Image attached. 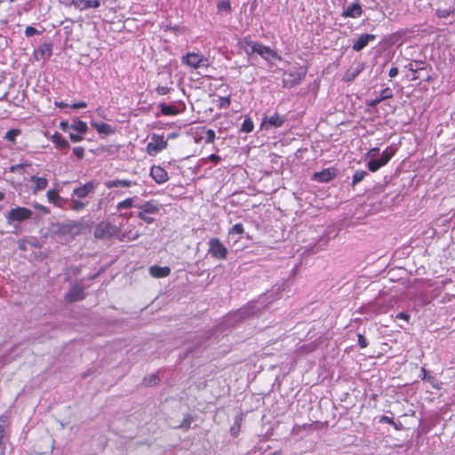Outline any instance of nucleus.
Listing matches in <instances>:
<instances>
[{
  "label": "nucleus",
  "mask_w": 455,
  "mask_h": 455,
  "mask_svg": "<svg viewBox=\"0 0 455 455\" xmlns=\"http://www.w3.org/2000/svg\"><path fill=\"white\" fill-rule=\"evenodd\" d=\"M4 198V193L0 192V201H2Z\"/></svg>",
  "instance_id": "obj_61"
},
{
  "label": "nucleus",
  "mask_w": 455,
  "mask_h": 455,
  "mask_svg": "<svg viewBox=\"0 0 455 455\" xmlns=\"http://www.w3.org/2000/svg\"><path fill=\"white\" fill-rule=\"evenodd\" d=\"M396 318L403 319L404 321H409L410 316L406 313L400 312L396 315Z\"/></svg>",
  "instance_id": "obj_50"
},
{
  "label": "nucleus",
  "mask_w": 455,
  "mask_h": 455,
  "mask_svg": "<svg viewBox=\"0 0 455 455\" xmlns=\"http://www.w3.org/2000/svg\"><path fill=\"white\" fill-rule=\"evenodd\" d=\"M260 44H261L259 43L250 41L247 40L246 38H243L241 41H239L240 48L243 50L247 55H251L253 53L258 54V51L259 49L258 46H260Z\"/></svg>",
  "instance_id": "obj_17"
},
{
  "label": "nucleus",
  "mask_w": 455,
  "mask_h": 455,
  "mask_svg": "<svg viewBox=\"0 0 455 455\" xmlns=\"http://www.w3.org/2000/svg\"><path fill=\"white\" fill-rule=\"evenodd\" d=\"M97 186L98 182L92 180L89 181L84 185L76 188L73 190V196H76L77 198H84L90 194L94 193Z\"/></svg>",
  "instance_id": "obj_7"
},
{
  "label": "nucleus",
  "mask_w": 455,
  "mask_h": 455,
  "mask_svg": "<svg viewBox=\"0 0 455 455\" xmlns=\"http://www.w3.org/2000/svg\"><path fill=\"white\" fill-rule=\"evenodd\" d=\"M150 176L158 184H163L168 180L167 172L158 165H154L150 169Z\"/></svg>",
  "instance_id": "obj_13"
},
{
  "label": "nucleus",
  "mask_w": 455,
  "mask_h": 455,
  "mask_svg": "<svg viewBox=\"0 0 455 455\" xmlns=\"http://www.w3.org/2000/svg\"><path fill=\"white\" fill-rule=\"evenodd\" d=\"M367 175H368V173L366 171H363V170L355 171L353 175L352 185L355 186V184L361 182Z\"/></svg>",
  "instance_id": "obj_30"
},
{
  "label": "nucleus",
  "mask_w": 455,
  "mask_h": 455,
  "mask_svg": "<svg viewBox=\"0 0 455 455\" xmlns=\"http://www.w3.org/2000/svg\"><path fill=\"white\" fill-rule=\"evenodd\" d=\"M55 105L60 108H67L68 107V104L63 102V101H56L55 102Z\"/></svg>",
  "instance_id": "obj_53"
},
{
  "label": "nucleus",
  "mask_w": 455,
  "mask_h": 455,
  "mask_svg": "<svg viewBox=\"0 0 455 455\" xmlns=\"http://www.w3.org/2000/svg\"><path fill=\"white\" fill-rule=\"evenodd\" d=\"M158 380H159V379L156 375H152L144 379L146 385H148V386L156 385Z\"/></svg>",
  "instance_id": "obj_43"
},
{
  "label": "nucleus",
  "mask_w": 455,
  "mask_h": 455,
  "mask_svg": "<svg viewBox=\"0 0 455 455\" xmlns=\"http://www.w3.org/2000/svg\"><path fill=\"white\" fill-rule=\"evenodd\" d=\"M94 237L97 239H110L114 236L118 237L120 240L133 241L140 237L138 231L132 232L131 230H125L123 233L121 228L108 220H102L98 223L93 232Z\"/></svg>",
  "instance_id": "obj_1"
},
{
  "label": "nucleus",
  "mask_w": 455,
  "mask_h": 455,
  "mask_svg": "<svg viewBox=\"0 0 455 455\" xmlns=\"http://www.w3.org/2000/svg\"><path fill=\"white\" fill-rule=\"evenodd\" d=\"M70 5L79 11H84L90 8H98L100 3L99 0H72Z\"/></svg>",
  "instance_id": "obj_14"
},
{
  "label": "nucleus",
  "mask_w": 455,
  "mask_h": 455,
  "mask_svg": "<svg viewBox=\"0 0 455 455\" xmlns=\"http://www.w3.org/2000/svg\"><path fill=\"white\" fill-rule=\"evenodd\" d=\"M285 118L283 116H281L275 113L271 116H264L261 123V127L266 129L272 127L278 128L283 124Z\"/></svg>",
  "instance_id": "obj_8"
},
{
  "label": "nucleus",
  "mask_w": 455,
  "mask_h": 455,
  "mask_svg": "<svg viewBox=\"0 0 455 455\" xmlns=\"http://www.w3.org/2000/svg\"><path fill=\"white\" fill-rule=\"evenodd\" d=\"M33 212L30 209L26 207H15L10 210L7 214L8 223L14 221L21 222L31 218Z\"/></svg>",
  "instance_id": "obj_5"
},
{
  "label": "nucleus",
  "mask_w": 455,
  "mask_h": 455,
  "mask_svg": "<svg viewBox=\"0 0 455 455\" xmlns=\"http://www.w3.org/2000/svg\"><path fill=\"white\" fill-rule=\"evenodd\" d=\"M88 203L80 201L78 199H71L69 207L73 211L79 212L87 206Z\"/></svg>",
  "instance_id": "obj_29"
},
{
  "label": "nucleus",
  "mask_w": 455,
  "mask_h": 455,
  "mask_svg": "<svg viewBox=\"0 0 455 455\" xmlns=\"http://www.w3.org/2000/svg\"><path fill=\"white\" fill-rule=\"evenodd\" d=\"M161 112L164 116H176L179 111L175 106L161 104L160 105Z\"/></svg>",
  "instance_id": "obj_28"
},
{
  "label": "nucleus",
  "mask_w": 455,
  "mask_h": 455,
  "mask_svg": "<svg viewBox=\"0 0 455 455\" xmlns=\"http://www.w3.org/2000/svg\"><path fill=\"white\" fill-rule=\"evenodd\" d=\"M224 103H226V105H227V106H228V105L230 104V100H229V98H226V99L224 100Z\"/></svg>",
  "instance_id": "obj_59"
},
{
  "label": "nucleus",
  "mask_w": 455,
  "mask_h": 455,
  "mask_svg": "<svg viewBox=\"0 0 455 455\" xmlns=\"http://www.w3.org/2000/svg\"><path fill=\"white\" fill-rule=\"evenodd\" d=\"M39 32L37 31V29L32 26H28L26 28H25V35L26 36L29 37V36H32L36 34H38Z\"/></svg>",
  "instance_id": "obj_44"
},
{
  "label": "nucleus",
  "mask_w": 455,
  "mask_h": 455,
  "mask_svg": "<svg viewBox=\"0 0 455 455\" xmlns=\"http://www.w3.org/2000/svg\"><path fill=\"white\" fill-rule=\"evenodd\" d=\"M392 426H394V427L396 429V430H402L403 429V424L401 422H395L394 421V424H392Z\"/></svg>",
  "instance_id": "obj_55"
},
{
  "label": "nucleus",
  "mask_w": 455,
  "mask_h": 455,
  "mask_svg": "<svg viewBox=\"0 0 455 455\" xmlns=\"http://www.w3.org/2000/svg\"><path fill=\"white\" fill-rule=\"evenodd\" d=\"M364 64L362 62H355L345 72L343 80L351 82L363 70Z\"/></svg>",
  "instance_id": "obj_12"
},
{
  "label": "nucleus",
  "mask_w": 455,
  "mask_h": 455,
  "mask_svg": "<svg viewBox=\"0 0 455 455\" xmlns=\"http://www.w3.org/2000/svg\"><path fill=\"white\" fill-rule=\"evenodd\" d=\"M84 297V287L78 283L74 284L65 298L68 302H74L83 299Z\"/></svg>",
  "instance_id": "obj_11"
},
{
  "label": "nucleus",
  "mask_w": 455,
  "mask_h": 455,
  "mask_svg": "<svg viewBox=\"0 0 455 455\" xmlns=\"http://www.w3.org/2000/svg\"><path fill=\"white\" fill-rule=\"evenodd\" d=\"M91 125L100 135L108 136L115 132V129L107 123L92 121Z\"/></svg>",
  "instance_id": "obj_18"
},
{
  "label": "nucleus",
  "mask_w": 455,
  "mask_h": 455,
  "mask_svg": "<svg viewBox=\"0 0 455 455\" xmlns=\"http://www.w3.org/2000/svg\"><path fill=\"white\" fill-rule=\"evenodd\" d=\"M335 176V172L331 169H325L322 172H315L313 176V180L320 182H328Z\"/></svg>",
  "instance_id": "obj_22"
},
{
  "label": "nucleus",
  "mask_w": 455,
  "mask_h": 455,
  "mask_svg": "<svg viewBox=\"0 0 455 455\" xmlns=\"http://www.w3.org/2000/svg\"><path fill=\"white\" fill-rule=\"evenodd\" d=\"M181 63L192 69L208 68L209 59L199 52H189L181 57Z\"/></svg>",
  "instance_id": "obj_3"
},
{
  "label": "nucleus",
  "mask_w": 455,
  "mask_h": 455,
  "mask_svg": "<svg viewBox=\"0 0 455 455\" xmlns=\"http://www.w3.org/2000/svg\"><path fill=\"white\" fill-rule=\"evenodd\" d=\"M132 212L122 214V216L124 217V218H130V217H132Z\"/></svg>",
  "instance_id": "obj_58"
},
{
  "label": "nucleus",
  "mask_w": 455,
  "mask_h": 455,
  "mask_svg": "<svg viewBox=\"0 0 455 455\" xmlns=\"http://www.w3.org/2000/svg\"><path fill=\"white\" fill-rule=\"evenodd\" d=\"M362 7L358 3L349 4L343 12V17L358 18L362 15Z\"/></svg>",
  "instance_id": "obj_21"
},
{
  "label": "nucleus",
  "mask_w": 455,
  "mask_h": 455,
  "mask_svg": "<svg viewBox=\"0 0 455 455\" xmlns=\"http://www.w3.org/2000/svg\"><path fill=\"white\" fill-rule=\"evenodd\" d=\"M217 8L219 12H229L231 11L230 2L227 0L220 1L217 4Z\"/></svg>",
  "instance_id": "obj_34"
},
{
  "label": "nucleus",
  "mask_w": 455,
  "mask_h": 455,
  "mask_svg": "<svg viewBox=\"0 0 455 455\" xmlns=\"http://www.w3.org/2000/svg\"><path fill=\"white\" fill-rule=\"evenodd\" d=\"M51 140L52 143L56 145L57 148L60 149H68L69 148V143L68 140H66L62 135L59 132H54L52 137Z\"/></svg>",
  "instance_id": "obj_24"
},
{
  "label": "nucleus",
  "mask_w": 455,
  "mask_h": 455,
  "mask_svg": "<svg viewBox=\"0 0 455 455\" xmlns=\"http://www.w3.org/2000/svg\"><path fill=\"white\" fill-rule=\"evenodd\" d=\"M215 140V132L213 130H207L205 132V141L207 143H212Z\"/></svg>",
  "instance_id": "obj_40"
},
{
  "label": "nucleus",
  "mask_w": 455,
  "mask_h": 455,
  "mask_svg": "<svg viewBox=\"0 0 455 455\" xmlns=\"http://www.w3.org/2000/svg\"><path fill=\"white\" fill-rule=\"evenodd\" d=\"M134 199L132 197L126 198L116 204L117 210H124L132 207L134 204Z\"/></svg>",
  "instance_id": "obj_31"
},
{
  "label": "nucleus",
  "mask_w": 455,
  "mask_h": 455,
  "mask_svg": "<svg viewBox=\"0 0 455 455\" xmlns=\"http://www.w3.org/2000/svg\"><path fill=\"white\" fill-rule=\"evenodd\" d=\"M208 252L215 259H225L228 255L227 247L220 241L219 238H211L209 240Z\"/></svg>",
  "instance_id": "obj_4"
},
{
  "label": "nucleus",
  "mask_w": 455,
  "mask_h": 455,
  "mask_svg": "<svg viewBox=\"0 0 455 455\" xmlns=\"http://www.w3.org/2000/svg\"><path fill=\"white\" fill-rule=\"evenodd\" d=\"M36 207L37 209H39V210H41V211H43V212H46V213H48V212H49L48 209H47L45 206H44V205H36Z\"/></svg>",
  "instance_id": "obj_56"
},
{
  "label": "nucleus",
  "mask_w": 455,
  "mask_h": 455,
  "mask_svg": "<svg viewBox=\"0 0 455 455\" xmlns=\"http://www.w3.org/2000/svg\"><path fill=\"white\" fill-rule=\"evenodd\" d=\"M87 106V104L84 101H80L77 103H74L71 107L73 108H84Z\"/></svg>",
  "instance_id": "obj_49"
},
{
  "label": "nucleus",
  "mask_w": 455,
  "mask_h": 455,
  "mask_svg": "<svg viewBox=\"0 0 455 455\" xmlns=\"http://www.w3.org/2000/svg\"><path fill=\"white\" fill-rule=\"evenodd\" d=\"M393 97L392 91L390 88H385L380 92V95L379 98H376L372 102L371 106H376L379 102H381L384 100L391 99Z\"/></svg>",
  "instance_id": "obj_25"
},
{
  "label": "nucleus",
  "mask_w": 455,
  "mask_h": 455,
  "mask_svg": "<svg viewBox=\"0 0 455 455\" xmlns=\"http://www.w3.org/2000/svg\"><path fill=\"white\" fill-rule=\"evenodd\" d=\"M259 49L258 51V54L261 56L265 60L269 63H274L275 60H281V57L270 47L266 46L264 44H260L258 46Z\"/></svg>",
  "instance_id": "obj_10"
},
{
  "label": "nucleus",
  "mask_w": 455,
  "mask_h": 455,
  "mask_svg": "<svg viewBox=\"0 0 455 455\" xmlns=\"http://www.w3.org/2000/svg\"><path fill=\"white\" fill-rule=\"evenodd\" d=\"M421 371L423 372V379H426V374H427V371H426L425 368H422Z\"/></svg>",
  "instance_id": "obj_60"
},
{
  "label": "nucleus",
  "mask_w": 455,
  "mask_h": 455,
  "mask_svg": "<svg viewBox=\"0 0 455 455\" xmlns=\"http://www.w3.org/2000/svg\"><path fill=\"white\" fill-rule=\"evenodd\" d=\"M244 232L243 226L241 223L235 224L229 230V234L243 235Z\"/></svg>",
  "instance_id": "obj_37"
},
{
  "label": "nucleus",
  "mask_w": 455,
  "mask_h": 455,
  "mask_svg": "<svg viewBox=\"0 0 455 455\" xmlns=\"http://www.w3.org/2000/svg\"><path fill=\"white\" fill-rule=\"evenodd\" d=\"M52 52L51 44H43L35 51V58L36 60H47Z\"/></svg>",
  "instance_id": "obj_15"
},
{
  "label": "nucleus",
  "mask_w": 455,
  "mask_h": 455,
  "mask_svg": "<svg viewBox=\"0 0 455 455\" xmlns=\"http://www.w3.org/2000/svg\"><path fill=\"white\" fill-rule=\"evenodd\" d=\"M436 15L439 17V18H447L449 17L450 15H451L452 13H454V10H450V9H437L436 12H435Z\"/></svg>",
  "instance_id": "obj_38"
},
{
  "label": "nucleus",
  "mask_w": 455,
  "mask_h": 455,
  "mask_svg": "<svg viewBox=\"0 0 455 455\" xmlns=\"http://www.w3.org/2000/svg\"><path fill=\"white\" fill-rule=\"evenodd\" d=\"M70 128L76 132H78L81 134L86 133L88 130L87 124L81 120L74 121L73 124L70 125Z\"/></svg>",
  "instance_id": "obj_26"
},
{
  "label": "nucleus",
  "mask_w": 455,
  "mask_h": 455,
  "mask_svg": "<svg viewBox=\"0 0 455 455\" xmlns=\"http://www.w3.org/2000/svg\"><path fill=\"white\" fill-rule=\"evenodd\" d=\"M396 149L393 147L387 148L381 154L380 157L375 159L379 152V148H372L369 149L366 153L365 157L370 158L371 161L368 162L367 167L370 172H375L379 170L381 167L387 164V163L392 159L394 155L395 154Z\"/></svg>",
  "instance_id": "obj_2"
},
{
  "label": "nucleus",
  "mask_w": 455,
  "mask_h": 455,
  "mask_svg": "<svg viewBox=\"0 0 455 455\" xmlns=\"http://www.w3.org/2000/svg\"><path fill=\"white\" fill-rule=\"evenodd\" d=\"M209 160L214 164H218L220 161V157L217 155L212 154L209 156Z\"/></svg>",
  "instance_id": "obj_52"
},
{
  "label": "nucleus",
  "mask_w": 455,
  "mask_h": 455,
  "mask_svg": "<svg viewBox=\"0 0 455 455\" xmlns=\"http://www.w3.org/2000/svg\"><path fill=\"white\" fill-rule=\"evenodd\" d=\"M22 166H23V164H19V165H16V166H12V171L14 172L16 169L21 168Z\"/></svg>",
  "instance_id": "obj_57"
},
{
  "label": "nucleus",
  "mask_w": 455,
  "mask_h": 455,
  "mask_svg": "<svg viewBox=\"0 0 455 455\" xmlns=\"http://www.w3.org/2000/svg\"><path fill=\"white\" fill-rule=\"evenodd\" d=\"M73 153L78 159H81L84 156V149L82 147H75Z\"/></svg>",
  "instance_id": "obj_42"
},
{
  "label": "nucleus",
  "mask_w": 455,
  "mask_h": 455,
  "mask_svg": "<svg viewBox=\"0 0 455 455\" xmlns=\"http://www.w3.org/2000/svg\"><path fill=\"white\" fill-rule=\"evenodd\" d=\"M141 220L145 221L148 224H151L154 222V218L148 216V214H145L143 212H138L137 215Z\"/></svg>",
  "instance_id": "obj_41"
},
{
  "label": "nucleus",
  "mask_w": 455,
  "mask_h": 455,
  "mask_svg": "<svg viewBox=\"0 0 455 455\" xmlns=\"http://www.w3.org/2000/svg\"><path fill=\"white\" fill-rule=\"evenodd\" d=\"M69 138L73 142H80L84 139L82 135H78V134H75V133H70Z\"/></svg>",
  "instance_id": "obj_47"
},
{
  "label": "nucleus",
  "mask_w": 455,
  "mask_h": 455,
  "mask_svg": "<svg viewBox=\"0 0 455 455\" xmlns=\"http://www.w3.org/2000/svg\"><path fill=\"white\" fill-rule=\"evenodd\" d=\"M104 185L108 189L117 188H132V186L137 185V181L127 180V179H115V180H106L104 182Z\"/></svg>",
  "instance_id": "obj_9"
},
{
  "label": "nucleus",
  "mask_w": 455,
  "mask_h": 455,
  "mask_svg": "<svg viewBox=\"0 0 455 455\" xmlns=\"http://www.w3.org/2000/svg\"><path fill=\"white\" fill-rule=\"evenodd\" d=\"M149 273L154 277L162 278L169 275L171 269L168 267H159L155 265L150 267Z\"/></svg>",
  "instance_id": "obj_23"
},
{
  "label": "nucleus",
  "mask_w": 455,
  "mask_h": 455,
  "mask_svg": "<svg viewBox=\"0 0 455 455\" xmlns=\"http://www.w3.org/2000/svg\"><path fill=\"white\" fill-rule=\"evenodd\" d=\"M357 338H358V344H359L360 347L364 348L368 346L367 339H365V337L363 334L358 333Z\"/></svg>",
  "instance_id": "obj_45"
},
{
  "label": "nucleus",
  "mask_w": 455,
  "mask_h": 455,
  "mask_svg": "<svg viewBox=\"0 0 455 455\" xmlns=\"http://www.w3.org/2000/svg\"><path fill=\"white\" fill-rule=\"evenodd\" d=\"M20 134V131L19 129H12L6 132L4 135V139L8 141L14 142L16 138Z\"/></svg>",
  "instance_id": "obj_35"
},
{
  "label": "nucleus",
  "mask_w": 455,
  "mask_h": 455,
  "mask_svg": "<svg viewBox=\"0 0 455 455\" xmlns=\"http://www.w3.org/2000/svg\"><path fill=\"white\" fill-rule=\"evenodd\" d=\"M8 424V416L1 415L0 416V438L4 436V428Z\"/></svg>",
  "instance_id": "obj_36"
},
{
  "label": "nucleus",
  "mask_w": 455,
  "mask_h": 455,
  "mask_svg": "<svg viewBox=\"0 0 455 455\" xmlns=\"http://www.w3.org/2000/svg\"><path fill=\"white\" fill-rule=\"evenodd\" d=\"M170 92V88L167 87V86H158L156 88V92L159 94V95H165L167 94L168 92Z\"/></svg>",
  "instance_id": "obj_46"
},
{
  "label": "nucleus",
  "mask_w": 455,
  "mask_h": 455,
  "mask_svg": "<svg viewBox=\"0 0 455 455\" xmlns=\"http://www.w3.org/2000/svg\"><path fill=\"white\" fill-rule=\"evenodd\" d=\"M376 38L375 35L372 34H363L361 35L353 44V50L355 52H360L363 50L370 42L374 41Z\"/></svg>",
  "instance_id": "obj_16"
},
{
  "label": "nucleus",
  "mask_w": 455,
  "mask_h": 455,
  "mask_svg": "<svg viewBox=\"0 0 455 455\" xmlns=\"http://www.w3.org/2000/svg\"><path fill=\"white\" fill-rule=\"evenodd\" d=\"M69 127H70V125L68 124V122H61V123H60V128H61L63 131H65V132H66V131L68 130V128H69Z\"/></svg>",
  "instance_id": "obj_54"
},
{
  "label": "nucleus",
  "mask_w": 455,
  "mask_h": 455,
  "mask_svg": "<svg viewBox=\"0 0 455 455\" xmlns=\"http://www.w3.org/2000/svg\"><path fill=\"white\" fill-rule=\"evenodd\" d=\"M167 147V140L163 136L154 135L151 141L148 143L146 151L149 156H156Z\"/></svg>",
  "instance_id": "obj_6"
},
{
  "label": "nucleus",
  "mask_w": 455,
  "mask_h": 455,
  "mask_svg": "<svg viewBox=\"0 0 455 455\" xmlns=\"http://www.w3.org/2000/svg\"><path fill=\"white\" fill-rule=\"evenodd\" d=\"M145 214H156L159 212L160 206L154 201H147L142 204L137 206Z\"/></svg>",
  "instance_id": "obj_20"
},
{
  "label": "nucleus",
  "mask_w": 455,
  "mask_h": 455,
  "mask_svg": "<svg viewBox=\"0 0 455 455\" xmlns=\"http://www.w3.org/2000/svg\"><path fill=\"white\" fill-rule=\"evenodd\" d=\"M241 422H242V416H237L235 419L234 425L230 428V433L235 437L237 436L239 434Z\"/></svg>",
  "instance_id": "obj_33"
},
{
  "label": "nucleus",
  "mask_w": 455,
  "mask_h": 455,
  "mask_svg": "<svg viewBox=\"0 0 455 455\" xmlns=\"http://www.w3.org/2000/svg\"><path fill=\"white\" fill-rule=\"evenodd\" d=\"M254 124L250 117H246L242 124L241 131L246 133L252 132Z\"/></svg>",
  "instance_id": "obj_32"
},
{
  "label": "nucleus",
  "mask_w": 455,
  "mask_h": 455,
  "mask_svg": "<svg viewBox=\"0 0 455 455\" xmlns=\"http://www.w3.org/2000/svg\"><path fill=\"white\" fill-rule=\"evenodd\" d=\"M30 181L35 184L32 188L33 194H37L38 192L45 189L48 185V180L45 177L33 175L30 177Z\"/></svg>",
  "instance_id": "obj_19"
},
{
  "label": "nucleus",
  "mask_w": 455,
  "mask_h": 455,
  "mask_svg": "<svg viewBox=\"0 0 455 455\" xmlns=\"http://www.w3.org/2000/svg\"><path fill=\"white\" fill-rule=\"evenodd\" d=\"M192 420H193L192 417L188 415L187 417H185V419H183L181 424L179 426V427H180L184 430L189 429Z\"/></svg>",
  "instance_id": "obj_39"
},
{
  "label": "nucleus",
  "mask_w": 455,
  "mask_h": 455,
  "mask_svg": "<svg viewBox=\"0 0 455 455\" xmlns=\"http://www.w3.org/2000/svg\"><path fill=\"white\" fill-rule=\"evenodd\" d=\"M398 75V68L394 67V68H391L390 70H389V73H388V76L393 78L395 76H396Z\"/></svg>",
  "instance_id": "obj_51"
},
{
  "label": "nucleus",
  "mask_w": 455,
  "mask_h": 455,
  "mask_svg": "<svg viewBox=\"0 0 455 455\" xmlns=\"http://www.w3.org/2000/svg\"><path fill=\"white\" fill-rule=\"evenodd\" d=\"M46 196L50 203H52L56 206H60V201L61 200V198L55 189L48 190Z\"/></svg>",
  "instance_id": "obj_27"
},
{
  "label": "nucleus",
  "mask_w": 455,
  "mask_h": 455,
  "mask_svg": "<svg viewBox=\"0 0 455 455\" xmlns=\"http://www.w3.org/2000/svg\"><path fill=\"white\" fill-rule=\"evenodd\" d=\"M379 423L394 424V419L388 416H382L379 419Z\"/></svg>",
  "instance_id": "obj_48"
}]
</instances>
